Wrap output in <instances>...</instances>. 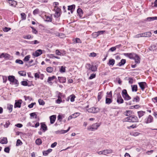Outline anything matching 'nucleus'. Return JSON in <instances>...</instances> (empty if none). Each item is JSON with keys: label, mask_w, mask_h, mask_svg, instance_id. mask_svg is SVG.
Wrapping results in <instances>:
<instances>
[{"label": "nucleus", "mask_w": 157, "mask_h": 157, "mask_svg": "<svg viewBox=\"0 0 157 157\" xmlns=\"http://www.w3.org/2000/svg\"><path fill=\"white\" fill-rule=\"evenodd\" d=\"M124 120V121L136 122L138 121V119L136 116H131L125 118Z\"/></svg>", "instance_id": "nucleus-1"}, {"label": "nucleus", "mask_w": 157, "mask_h": 157, "mask_svg": "<svg viewBox=\"0 0 157 157\" xmlns=\"http://www.w3.org/2000/svg\"><path fill=\"white\" fill-rule=\"evenodd\" d=\"M86 67L87 69L91 70L92 71H95L97 69V67L96 66H94L89 63L86 64Z\"/></svg>", "instance_id": "nucleus-2"}, {"label": "nucleus", "mask_w": 157, "mask_h": 157, "mask_svg": "<svg viewBox=\"0 0 157 157\" xmlns=\"http://www.w3.org/2000/svg\"><path fill=\"white\" fill-rule=\"evenodd\" d=\"M11 57V56L7 53H2L0 55V58L3 57L5 59H9Z\"/></svg>", "instance_id": "nucleus-3"}, {"label": "nucleus", "mask_w": 157, "mask_h": 157, "mask_svg": "<svg viewBox=\"0 0 157 157\" xmlns=\"http://www.w3.org/2000/svg\"><path fill=\"white\" fill-rule=\"evenodd\" d=\"M98 127V124L96 123L93 124L91 126H90L88 127V130L90 131H94L97 129Z\"/></svg>", "instance_id": "nucleus-4"}, {"label": "nucleus", "mask_w": 157, "mask_h": 157, "mask_svg": "<svg viewBox=\"0 0 157 157\" xmlns=\"http://www.w3.org/2000/svg\"><path fill=\"white\" fill-rule=\"evenodd\" d=\"M42 54V51L41 49L36 50L33 53V55L35 57H38Z\"/></svg>", "instance_id": "nucleus-5"}, {"label": "nucleus", "mask_w": 157, "mask_h": 157, "mask_svg": "<svg viewBox=\"0 0 157 157\" xmlns=\"http://www.w3.org/2000/svg\"><path fill=\"white\" fill-rule=\"evenodd\" d=\"M70 127H69L68 128V129L67 130H59L57 131H56L55 132V133L56 134H64L66 132H68L70 129Z\"/></svg>", "instance_id": "nucleus-6"}, {"label": "nucleus", "mask_w": 157, "mask_h": 157, "mask_svg": "<svg viewBox=\"0 0 157 157\" xmlns=\"http://www.w3.org/2000/svg\"><path fill=\"white\" fill-rule=\"evenodd\" d=\"M55 17H59L60 15V9L58 7H55Z\"/></svg>", "instance_id": "nucleus-7"}, {"label": "nucleus", "mask_w": 157, "mask_h": 157, "mask_svg": "<svg viewBox=\"0 0 157 157\" xmlns=\"http://www.w3.org/2000/svg\"><path fill=\"white\" fill-rule=\"evenodd\" d=\"M138 84L141 90L144 91L146 87L147 86L146 83L145 82H141L138 83Z\"/></svg>", "instance_id": "nucleus-8"}, {"label": "nucleus", "mask_w": 157, "mask_h": 157, "mask_svg": "<svg viewBox=\"0 0 157 157\" xmlns=\"http://www.w3.org/2000/svg\"><path fill=\"white\" fill-rule=\"evenodd\" d=\"M22 102V101L21 100H19L17 101H16V102L14 105V108H20Z\"/></svg>", "instance_id": "nucleus-9"}, {"label": "nucleus", "mask_w": 157, "mask_h": 157, "mask_svg": "<svg viewBox=\"0 0 157 157\" xmlns=\"http://www.w3.org/2000/svg\"><path fill=\"white\" fill-rule=\"evenodd\" d=\"M112 152V151L110 150H105L102 151H99V154H103L106 155Z\"/></svg>", "instance_id": "nucleus-10"}, {"label": "nucleus", "mask_w": 157, "mask_h": 157, "mask_svg": "<svg viewBox=\"0 0 157 157\" xmlns=\"http://www.w3.org/2000/svg\"><path fill=\"white\" fill-rule=\"evenodd\" d=\"M133 59L135 60V62L136 63H139L140 62V58L139 57V56L136 54H135V56H134Z\"/></svg>", "instance_id": "nucleus-11"}, {"label": "nucleus", "mask_w": 157, "mask_h": 157, "mask_svg": "<svg viewBox=\"0 0 157 157\" xmlns=\"http://www.w3.org/2000/svg\"><path fill=\"white\" fill-rule=\"evenodd\" d=\"M8 2L10 6L14 7L16 6L17 4V2L16 1L12 0H9L8 1Z\"/></svg>", "instance_id": "nucleus-12"}, {"label": "nucleus", "mask_w": 157, "mask_h": 157, "mask_svg": "<svg viewBox=\"0 0 157 157\" xmlns=\"http://www.w3.org/2000/svg\"><path fill=\"white\" fill-rule=\"evenodd\" d=\"M56 115H53L50 117V123L53 124L56 120Z\"/></svg>", "instance_id": "nucleus-13"}, {"label": "nucleus", "mask_w": 157, "mask_h": 157, "mask_svg": "<svg viewBox=\"0 0 157 157\" xmlns=\"http://www.w3.org/2000/svg\"><path fill=\"white\" fill-rule=\"evenodd\" d=\"M135 53H124V55L125 56L128 57L130 59H133L134 56H135Z\"/></svg>", "instance_id": "nucleus-14"}, {"label": "nucleus", "mask_w": 157, "mask_h": 157, "mask_svg": "<svg viewBox=\"0 0 157 157\" xmlns=\"http://www.w3.org/2000/svg\"><path fill=\"white\" fill-rule=\"evenodd\" d=\"M89 112L95 113L98 112V108L95 107H92L88 109Z\"/></svg>", "instance_id": "nucleus-15"}, {"label": "nucleus", "mask_w": 157, "mask_h": 157, "mask_svg": "<svg viewBox=\"0 0 157 157\" xmlns=\"http://www.w3.org/2000/svg\"><path fill=\"white\" fill-rule=\"evenodd\" d=\"M151 32H148L146 33H142L143 37H149L151 35Z\"/></svg>", "instance_id": "nucleus-16"}, {"label": "nucleus", "mask_w": 157, "mask_h": 157, "mask_svg": "<svg viewBox=\"0 0 157 157\" xmlns=\"http://www.w3.org/2000/svg\"><path fill=\"white\" fill-rule=\"evenodd\" d=\"M58 78L59 82L61 83H65L66 81V78L64 77H58Z\"/></svg>", "instance_id": "nucleus-17"}, {"label": "nucleus", "mask_w": 157, "mask_h": 157, "mask_svg": "<svg viewBox=\"0 0 157 157\" xmlns=\"http://www.w3.org/2000/svg\"><path fill=\"white\" fill-rule=\"evenodd\" d=\"M44 17L45 19H46L45 20V21L48 22H51L52 21V18L51 16L45 15L44 16Z\"/></svg>", "instance_id": "nucleus-18"}, {"label": "nucleus", "mask_w": 157, "mask_h": 157, "mask_svg": "<svg viewBox=\"0 0 157 157\" xmlns=\"http://www.w3.org/2000/svg\"><path fill=\"white\" fill-rule=\"evenodd\" d=\"M75 5H73L71 6H68V10H70L71 13H72L73 10L75 9Z\"/></svg>", "instance_id": "nucleus-19"}, {"label": "nucleus", "mask_w": 157, "mask_h": 157, "mask_svg": "<svg viewBox=\"0 0 157 157\" xmlns=\"http://www.w3.org/2000/svg\"><path fill=\"white\" fill-rule=\"evenodd\" d=\"M124 100L121 96H118L117 99V102L118 103H122L123 102Z\"/></svg>", "instance_id": "nucleus-20"}, {"label": "nucleus", "mask_w": 157, "mask_h": 157, "mask_svg": "<svg viewBox=\"0 0 157 157\" xmlns=\"http://www.w3.org/2000/svg\"><path fill=\"white\" fill-rule=\"evenodd\" d=\"M8 141L6 138L3 137L2 139H0V143L2 144H6Z\"/></svg>", "instance_id": "nucleus-21"}, {"label": "nucleus", "mask_w": 157, "mask_h": 157, "mask_svg": "<svg viewBox=\"0 0 157 157\" xmlns=\"http://www.w3.org/2000/svg\"><path fill=\"white\" fill-rule=\"evenodd\" d=\"M157 20V17H151L147 18L145 20V21H150Z\"/></svg>", "instance_id": "nucleus-22"}, {"label": "nucleus", "mask_w": 157, "mask_h": 157, "mask_svg": "<svg viewBox=\"0 0 157 157\" xmlns=\"http://www.w3.org/2000/svg\"><path fill=\"white\" fill-rule=\"evenodd\" d=\"M152 117L151 115H149L148 118L145 122L146 123H149L152 122Z\"/></svg>", "instance_id": "nucleus-23"}, {"label": "nucleus", "mask_w": 157, "mask_h": 157, "mask_svg": "<svg viewBox=\"0 0 157 157\" xmlns=\"http://www.w3.org/2000/svg\"><path fill=\"white\" fill-rule=\"evenodd\" d=\"M56 54V55H58V56H64L65 55V52H64V53L63 54L62 52H61L59 50L57 49L55 51Z\"/></svg>", "instance_id": "nucleus-24"}, {"label": "nucleus", "mask_w": 157, "mask_h": 157, "mask_svg": "<svg viewBox=\"0 0 157 157\" xmlns=\"http://www.w3.org/2000/svg\"><path fill=\"white\" fill-rule=\"evenodd\" d=\"M52 150L51 149H48L47 150L43 152V154L44 155H47L52 151Z\"/></svg>", "instance_id": "nucleus-25"}, {"label": "nucleus", "mask_w": 157, "mask_h": 157, "mask_svg": "<svg viewBox=\"0 0 157 157\" xmlns=\"http://www.w3.org/2000/svg\"><path fill=\"white\" fill-rule=\"evenodd\" d=\"M126 63V60L125 59H122L121 62L118 63V66H121L124 65Z\"/></svg>", "instance_id": "nucleus-26"}, {"label": "nucleus", "mask_w": 157, "mask_h": 157, "mask_svg": "<svg viewBox=\"0 0 157 157\" xmlns=\"http://www.w3.org/2000/svg\"><path fill=\"white\" fill-rule=\"evenodd\" d=\"M40 124L41 128L44 131H46L47 130V127L46 125L43 123H41Z\"/></svg>", "instance_id": "nucleus-27"}, {"label": "nucleus", "mask_w": 157, "mask_h": 157, "mask_svg": "<svg viewBox=\"0 0 157 157\" xmlns=\"http://www.w3.org/2000/svg\"><path fill=\"white\" fill-rule=\"evenodd\" d=\"M145 113V112L142 111H141L138 112V114L139 118H140L143 116Z\"/></svg>", "instance_id": "nucleus-28"}, {"label": "nucleus", "mask_w": 157, "mask_h": 157, "mask_svg": "<svg viewBox=\"0 0 157 157\" xmlns=\"http://www.w3.org/2000/svg\"><path fill=\"white\" fill-rule=\"evenodd\" d=\"M55 78L56 76H53L52 77H49L48 78L47 81L49 83H52L51 81Z\"/></svg>", "instance_id": "nucleus-29"}, {"label": "nucleus", "mask_w": 157, "mask_h": 157, "mask_svg": "<svg viewBox=\"0 0 157 157\" xmlns=\"http://www.w3.org/2000/svg\"><path fill=\"white\" fill-rule=\"evenodd\" d=\"M130 134L131 136H136L140 134V133L138 132H132L130 133Z\"/></svg>", "instance_id": "nucleus-30"}, {"label": "nucleus", "mask_w": 157, "mask_h": 157, "mask_svg": "<svg viewBox=\"0 0 157 157\" xmlns=\"http://www.w3.org/2000/svg\"><path fill=\"white\" fill-rule=\"evenodd\" d=\"M112 102L111 99L109 98L106 97L105 103L107 104H110Z\"/></svg>", "instance_id": "nucleus-31"}, {"label": "nucleus", "mask_w": 157, "mask_h": 157, "mask_svg": "<svg viewBox=\"0 0 157 157\" xmlns=\"http://www.w3.org/2000/svg\"><path fill=\"white\" fill-rule=\"evenodd\" d=\"M8 79L10 82H13L15 79V77L13 76H9L8 77Z\"/></svg>", "instance_id": "nucleus-32"}, {"label": "nucleus", "mask_w": 157, "mask_h": 157, "mask_svg": "<svg viewBox=\"0 0 157 157\" xmlns=\"http://www.w3.org/2000/svg\"><path fill=\"white\" fill-rule=\"evenodd\" d=\"M132 87V91L136 92L137 90V87L136 85H135L131 86Z\"/></svg>", "instance_id": "nucleus-33"}, {"label": "nucleus", "mask_w": 157, "mask_h": 157, "mask_svg": "<svg viewBox=\"0 0 157 157\" xmlns=\"http://www.w3.org/2000/svg\"><path fill=\"white\" fill-rule=\"evenodd\" d=\"M123 98H124L125 100H128L131 99V98L130 96L128 94H127L123 96Z\"/></svg>", "instance_id": "nucleus-34"}, {"label": "nucleus", "mask_w": 157, "mask_h": 157, "mask_svg": "<svg viewBox=\"0 0 157 157\" xmlns=\"http://www.w3.org/2000/svg\"><path fill=\"white\" fill-rule=\"evenodd\" d=\"M132 113V112L131 110H127L124 112V114L126 116H130Z\"/></svg>", "instance_id": "nucleus-35"}, {"label": "nucleus", "mask_w": 157, "mask_h": 157, "mask_svg": "<svg viewBox=\"0 0 157 157\" xmlns=\"http://www.w3.org/2000/svg\"><path fill=\"white\" fill-rule=\"evenodd\" d=\"M115 63V60L113 59H110L109 60L108 64L109 65H112L113 66Z\"/></svg>", "instance_id": "nucleus-36"}, {"label": "nucleus", "mask_w": 157, "mask_h": 157, "mask_svg": "<svg viewBox=\"0 0 157 157\" xmlns=\"http://www.w3.org/2000/svg\"><path fill=\"white\" fill-rule=\"evenodd\" d=\"M36 144L40 145L42 144V140L40 139H37L36 141Z\"/></svg>", "instance_id": "nucleus-37"}, {"label": "nucleus", "mask_w": 157, "mask_h": 157, "mask_svg": "<svg viewBox=\"0 0 157 157\" xmlns=\"http://www.w3.org/2000/svg\"><path fill=\"white\" fill-rule=\"evenodd\" d=\"M23 38L25 39H29L31 38H32L31 36L30 35H24L23 36Z\"/></svg>", "instance_id": "nucleus-38"}, {"label": "nucleus", "mask_w": 157, "mask_h": 157, "mask_svg": "<svg viewBox=\"0 0 157 157\" xmlns=\"http://www.w3.org/2000/svg\"><path fill=\"white\" fill-rule=\"evenodd\" d=\"M46 70L48 72L51 73L53 71V69L52 67H49L47 68Z\"/></svg>", "instance_id": "nucleus-39"}, {"label": "nucleus", "mask_w": 157, "mask_h": 157, "mask_svg": "<svg viewBox=\"0 0 157 157\" xmlns=\"http://www.w3.org/2000/svg\"><path fill=\"white\" fill-rule=\"evenodd\" d=\"M18 73L21 76H25L26 75V72L24 71H20L18 72Z\"/></svg>", "instance_id": "nucleus-40"}, {"label": "nucleus", "mask_w": 157, "mask_h": 157, "mask_svg": "<svg viewBox=\"0 0 157 157\" xmlns=\"http://www.w3.org/2000/svg\"><path fill=\"white\" fill-rule=\"evenodd\" d=\"M38 101L40 105H44L45 104V102L44 101L41 99H39Z\"/></svg>", "instance_id": "nucleus-41"}, {"label": "nucleus", "mask_w": 157, "mask_h": 157, "mask_svg": "<svg viewBox=\"0 0 157 157\" xmlns=\"http://www.w3.org/2000/svg\"><path fill=\"white\" fill-rule=\"evenodd\" d=\"M80 114V113L78 112H76L74 114H72V116L73 117V118H75L78 116Z\"/></svg>", "instance_id": "nucleus-42"}, {"label": "nucleus", "mask_w": 157, "mask_h": 157, "mask_svg": "<svg viewBox=\"0 0 157 157\" xmlns=\"http://www.w3.org/2000/svg\"><path fill=\"white\" fill-rule=\"evenodd\" d=\"M29 44H39V42L37 40H35L34 41H29L28 42Z\"/></svg>", "instance_id": "nucleus-43"}, {"label": "nucleus", "mask_w": 157, "mask_h": 157, "mask_svg": "<svg viewBox=\"0 0 157 157\" xmlns=\"http://www.w3.org/2000/svg\"><path fill=\"white\" fill-rule=\"evenodd\" d=\"M65 67H64L63 66H61L60 70L59 71L61 73H63L65 72Z\"/></svg>", "instance_id": "nucleus-44"}, {"label": "nucleus", "mask_w": 157, "mask_h": 157, "mask_svg": "<svg viewBox=\"0 0 157 157\" xmlns=\"http://www.w3.org/2000/svg\"><path fill=\"white\" fill-rule=\"evenodd\" d=\"M24 97L25 101L28 100L29 101H30L31 100H32V99L31 97L29 96H24Z\"/></svg>", "instance_id": "nucleus-45"}, {"label": "nucleus", "mask_w": 157, "mask_h": 157, "mask_svg": "<svg viewBox=\"0 0 157 157\" xmlns=\"http://www.w3.org/2000/svg\"><path fill=\"white\" fill-rule=\"evenodd\" d=\"M97 55V54L94 52L90 53L89 55L90 57H95Z\"/></svg>", "instance_id": "nucleus-46"}, {"label": "nucleus", "mask_w": 157, "mask_h": 157, "mask_svg": "<svg viewBox=\"0 0 157 157\" xmlns=\"http://www.w3.org/2000/svg\"><path fill=\"white\" fill-rule=\"evenodd\" d=\"M30 58V55H28L25 56L23 60L25 61H27L29 60V59Z\"/></svg>", "instance_id": "nucleus-47"}, {"label": "nucleus", "mask_w": 157, "mask_h": 157, "mask_svg": "<svg viewBox=\"0 0 157 157\" xmlns=\"http://www.w3.org/2000/svg\"><path fill=\"white\" fill-rule=\"evenodd\" d=\"M58 99H57L56 100V103H58V104H60V103L62 101V98H61L60 97H58Z\"/></svg>", "instance_id": "nucleus-48"}, {"label": "nucleus", "mask_w": 157, "mask_h": 157, "mask_svg": "<svg viewBox=\"0 0 157 157\" xmlns=\"http://www.w3.org/2000/svg\"><path fill=\"white\" fill-rule=\"evenodd\" d=\"M22 142L21 141L19 140L18 139L17 140L16 143V146H18L19 145H21L22 144Z\"/></svg>", "instance_id": "nucleus-49"}, {"label": "nucleus", "mask_w": 157, "mask_h": 157, "mask_svg": "<svg viewBox=\"0 0 157 157\" xmlns=\"http://www.w3.org/2000/svg\"><path fill=\"white\" fill-rule=\"evenodd\" d=\"M15 62L20 64H22L23 63V62L22 60L18 59H16L15 61Z\"/></svg>", "instance_id": "nucleus-50"}, {"label": "nucleus", "mask_w": 157, "mask_h": 157, "mask_svg": "<svg viewBox=\"0 0 157 157\" xmlns=\"http://www.w3.org/2000/svg\"><path fill=\"white\" fill-rule=\"evenodd\" d=\"M13 107V105H8L7 108L8 110L10 112H12V109Z\"/></svg>", "instance_id": "nucleus-51"}, {"label": "nucleus", "mask_w": 157, "mask_h": 157, "mask_svg": "<svg viewBox=\"0 0 157 157\" xmlns=\"http://www.w3.org/2000/svg\"><path fill=\"white\" fill-rule=\"evenodd\" d=\"M77 12L80 16L82 13V10L80 8H78V9L77 10Z\"/></svg>", "instance_id": "nucleus-52"}, {"label": "nucleus", "mask_w": 157, "mask_h": 157, "mask_svg": "<svg viewBox=\"0 0 157 157\" xmlns=\"http://www.w3.org/2000/svg\"><path fill=\"white\" fill-rule=\"evenodd\" d=\"M140 101V98L136 96L135 98L133 99V101H136V102H138Z\"/></svg>", "instance_id": "nucleus-53"}, {"label": "nucleus", "mask_w": 157, "mask_h": 157, "mask_svg": "<svg viewBox=\"0 0 157 157\" xmlns=\"http://www.w3.org/2000/svg\"><path fill=\"white\" fill-rule=\"evenodd\" d=\"M92 36L93 38H96L98 36V33L97 32H94L93 33Z\"/></svg>", "instance_id": "nucleus-54"}, {"label": "nucleus", "mask_w": 157, "mask_h": 157, "mask_svg": "<svg viewBox=\"0 0 157 157\" xmlns=\"http://www.w3.org/2000/svg\"><path fill=\"white\" fill-rule=\"evenodd\" d=\"M21 15L22 20H25L26 19V14L25 13H21Z\"/></svg>", "instance_id": "nucleus-55"}, {"label": "nucleus", "mask_w": 157, "mask_h": 157, "mask_svg": "<svg viewBox=\"0 0 157 157\" xmlns=\"http://www.w3.org/2000/svg\"><path fill=\"white\" fill-rule=\"evenodd\" d=\"M21 84L22 85L25 86H27L28 84V82L26 81H22L21 82Z\"/></svg>", "instance_id": "nucleus-56"}, {"label": "nucleus", "mask_w": 157, "mask_h": 157, "mask_svg": "<svg viewBox=\"0 0 157 157\" xmlns=\"http://www.w3.org/2000/svg\"><path fill=\"white\" fill-rule=\"evenodd\" d=\"M4 32H7L11 30V28L5 27L3 29Z\"/></svg>", "instance_id": "nucleus-57"}, {"label": "nucleus", "mask_w": 157, "mask_h": 157, "mask_svg": "<svg viewBox=\"0 0 157 157\" xmlns=\"http://www.w3.org/2000/svg\"><path fill=\"white\" fill-rule=\"evenodd\" d=\"M127 94V93L126 90L125 89L123 90L122 92V96L123 97V96H124V95H125Z\"/></svg>", "instance_id": "nucleus-58"}, {"label": "nucleus", "mask_w": 157, "mask_h": 157, "mask_svg": "<svg viewBox=\"0 0 157 157\" xmlns=\"http://www.w3.org/2000/svg\"><path fill=\"white\" fill-rule=\"evenodd\" d=\"M10 124V122L9 121H7L6 123V124L4 125V127L5 128H8Z\"/></svg>", "instance_id": "nucleus-59"}, {"label": "nucleus", "mask_w": 157, "mask_h": 157, "mask_svg": "<svg viewBox=\"0 0 157 157\" xmlns=\"http://www.w3.org/2000/svg\"><path fill=\"white\" fill-rule=\"evenodd\" d=\"M15 85H16V86H17L19 84V82L17 80L15 79L14 81L13 82Z\"/></svg>", "instance_id": "nucleus-60"}, {"label": "nucleus", "mask_w": 157, "mask_h": 157, "mask_svg": "<svg viewBox=\"0 0 157 157\" xmlns=\"http://www.w3.org/2000/svg\"><path fill=\"white\" fill-rule=\"evenodd\" d=\"M107 95L106 96V97L108 98H110L112 97V94L111 91H110L109 92L107 93Z\"/></svg>", "instance_id": "nucleus-61"}, {"label": "nucleus", "mask_w": 157, "mask_h": 157, "mask_svg": "<svg viewBox=\"0 0 157 157\" xmlns=\"http://www.w3.org/2000/svg\"><path fill=\"white\" fill-rule=\"evenodd\" d=\"M39 12V10L38 9H36L35 10L33 11V14L34 15H35L36 14L38 13Z\"/></svg>", "instance_id": "nucleus-62"}, {"label": "nucleus", "mask_w": 157, "mask_h": 157, "mask_svg": "<svg viewBox=\"0 0 157 157\" xmlns=\"http://www.w3.org/2000/svg\"><path fill=\"white\" fill-rule=\"evenodd\" d=\"M10 149L9 147H6L5 148L4 151L7 153H9L10 151Z\"/></svg>", "instance_id": "nucleus-63"}, {"label": "nucleus", "mask_w": 157, "mask_h": 157, "mask_svg": "<svg viewBox=\"0 0 157 157\" xmlns=\"http://www.w3.org/2000/svg\"><path fill=\"white\" fill-rule=\"evenodd\" d=\"M35 104H36L35 102L32 103L28 105V107L30 108H32Z\"/></svg>", "instance_id": "nucleus-64"}]
</instances>
